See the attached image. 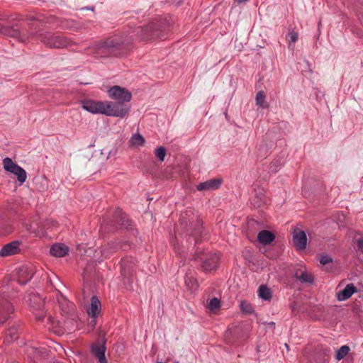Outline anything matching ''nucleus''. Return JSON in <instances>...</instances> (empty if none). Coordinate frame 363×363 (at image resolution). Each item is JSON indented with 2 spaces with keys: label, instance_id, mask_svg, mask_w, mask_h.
Segmentation results:
<instances>
[{
  "label": "nucleus",
  "instance_id": "26",
  "mask_svg": "<svg viewBox=\"0 0 363 363\" xmlns=\"http://www.w3.org/2000/svg\"><path fill=\"white\" fill-rule=\"evenodd\" d=\"M0 33L13 38H18L20 35V30L17 25L8 26L0 24Z\"/></svg>",
  "mask_w": 363,
  "mask_h": 363
},
{
  "label": "nucleus",
  "instance_id": "8",
  "mask_svg": "<svg viewBox=\"0 0 363 363\" xmlns=\"http://www.w3.org/2000/svg\"><path fill=\"white\" fill-rule=\"evenodd\" d=\"M108 96L116 101L129 102L132 99L131 93L125 88L113 86L108 90Z\"/></svg>",
  "mask_w": 363,
  "mask_h": 363
},
{
  "label": "nucleus",
  "instance_id": "17",
  "mask_svg": "<svg viewBox=\"0 0 363 363\" xmlns=\"http://www.w3.org/2000/svg\"><path fill=\"white\" fill-rule=\"evenodd\" d=\"M21 242L18 240H14L4 245L0 250V256L7 257L18 254L21 251Z\"/></svg>",
  "mask_w": 363,
  "mask_h": 363
},
{
  "label": "nucleus",
  "instance_id": "35",
  "mask_svg": "<svg viewBox=\"0 0 363 363\" xmlns=\"http://www.w3.org/2000/svg\"><path fill=\"white\" fill-rule=\"evenodd\" d=\"M350 347L347 345H343L340 347L337 351L335 354V358L337 360L342 359L349 352Z\"/></svg>",
  "mask_w": 363,
  "mask_h": 363
},
{
  "label": "nucleus",
  "instance_id": "32",
  "mask_svg": "<svg viewBox=\"0 0 363 363\" xmlns=\"http://www.w3.org/2000/svg\"><path fill=\"white\" fill-rule=\"evenodd\" d=\"M266 96L263 91H259L256 94V104L262 108H267L269 107V104L265 100Z\"/></svg>",
  "mask_w": 363,
  "mask_h": 363
},
{
  "label": "nucleus",
  "instance_id": "44",
  "mask_svg": "<svg viewBox=\"0 0 363 363\" xmlns=\"http://www.w3.org/2000/svg\"><path fill=\"white\" fill-rule=\"evenodd\" d=\"M45 318V315H40L36 316V319L38 321H42Z\"/></svg>",
  "mask_w": 363,
  "mask_h": 363
},
{
  "label": "nucleus",
  "instance_id": "7",
  "mask_svg": "<svg viewBox=\"0 0 363 363\" xmlns=\"http://www.w3.org/2000/svg\"><path fill=\"white\" fill-rule=\"evenodd\" d=\"M60 307L62 311V315H69V318L65 322V324L73 323L76 322L77 316L74 313V305L71 301L66 299L63 296L61 295V298H58Z\"/></svg>",
  "mask_w": 363,
  "mask_h": 363
},
{
  "label": "nucleus",
  "instance_id": "49",
  "mask_svg": "<svg viewBox=\"0 0 363 363\" xmlns=\"http://www.w3.org/2000/svg\"><path fill=\"white\" fill-rule=\"evenodd\" d=\"M65 22L66 23V26H65V27H66L67 28H71V27L68 26L69 21H65Z\"/></svg>",
  "mask_w": 363,
  "mask_h": 363
},
{
  "label": "nucleus",
  "instance_id": "47",
  "mask_svg": "<svg viewBox=\"0 0 363 363\" xmlns=\"http://www.w3.org/2000/svg\"><path fill=\"white\" fill-rule=\"evenodd\" d=\"M274 165V162H272V163L271 164V165H270V169H271V171H276V170H277V169H276V168L273 169Z\"/></svg>",
  "mask_w": 363,
  "mask_h": 363
},
{
  "label": "nucleus",
  "instance_id": "29",
  "mask_svg": "<svg viewBox=\"0 0 363 363\" xmlns=\"http://www.w3.org/2000/svg\"><path fill=\"white\" fill-rule=\"evenodd\" d=\"M294 277L297 280L303 284H313L314 281L313 276L306 270L301 272V274H298V272H296Z\"/></svg>",
  "mask_w": 363,
  "mask_h": 363
},
{
  "label": "nucleus",
  "instance_id": "43",
  "mask_svg": "<svg viewBox=\"0 0 363 363\" xmlns=\"http://www.w3.org/2000/svg\"><path fill=\"white\" fill-rule=\"evenodd\" d=\"M8 18H9L8 16L3 14V13H0V21H6V20H8Z\"/></svg>",
  "mask_w": 363,
  "mask_h": 363
},
{
  "label": "nucleus",
  "instance_id": "23",
  "mask_svg": "<svg viewBox=\"0 0 363 363\" xmlns=\"http://www.w3.org/2000/svg\"><path fill=\"white\" fill-rule=\"evenodd\" d=\"M101 313V302L96 296L91 298L90 308L88 310V314L93 318H96Z\"/></svg>",
  "mask_w": 363,
  "mask_h": 363
},
{
  "label": "nucleus",
  "instance_id": "37",
  "mask_svg": "<svg viewBox=\"0 0 363 363\" xmlns=\"http://www.w3.org/2000/svg\"><path fill=\"white\" fill-rule=\"evenodd\" d=\"M220 307V301L217 298H213L211 299L209 304H208V308L212 312H216L217 310H218Z\"/></svg>",
  "mask_w": 363,
  "mask_h": 363
},
{
  "label": "nucleus",
  "instance_id": "27",
  "mask_svg": "<svg viewBox=\"0 0 363 363\" xmlns=\"http://www.w3.org/2000/svg\"><path fill=\"white\" fill-rule=\"evenodd\" d=\"M3 168L6 172H9L11 174H13L16 171H19L18 169L21 166L18 165L16 162H14L11 158L5 157L2 162Z\"/></svg>",
  "mask_w": 363,
  "mask_h": 363
},
{
  "label": "nucleus",
  "instance_id": "1",
  "mask_svg": "<svg viewBox=\"0 0 363 363\" xmlns=\"http://www.w3.org/2000/svg\"><path fill=\"white\" fill-rule=\"evenodd\" d=\"M171 24L168 20L160 17L145 26H138L133 33L143 40L162 38L170 30Z\"/></svg>",
  "mask_w": 363,
  "mask_h": 363
},
{
  "label": "nucleus",
  "instance_id": "51",
  "mask_svg": "<svg viewBox=\"0 0 363 363\" xmlns=\"http://www.w3.org/2000/svg\"><path fill=\"white\" fill-rule=\"evenodd\" d=\"M74 330V327H72L71 328L69 329V330Z\"/></svg>",
  "mask_w": 363,
  "mask_h": 363
},
{
  "label": "nucleus",
  "instance_id": "9",
  "mask_svg": "<svg viewBox=\"0 0 363 363\" xmlns=\"http://www.w3.org/2000/svg\"><path fill=\"white\" fill-rule=\"evenodd\" d=\"M14 311L13 306L8 300L4 292L0 291V323H4Z\"/></svg>",
  "mask_w": 363,
  "mask_h": 363
},
{
  "label": "nucleus",
  "instance_id": "33",
  "mask_svg": "<svg viewBox=\"0 0 363 363\" xmlns=\"http://www.w3.org/2000/svg\"><path fill=\"white\" fill-rule=\"evenodd\" d=\"M18 170L19 171L15 172L13 174L16 176L18 184H19V186H21L26 181L27 173H26V170L21 167L18 169Z\"/></svg>",
  "mask_w": 363,
  "mask_h": 363
},
{
  "label": "nucleus",
  "instance_id": "34",
  "mask_svg": "<svg viewBox=\"0 0 363 363\" xmlns=\"http://www.w3.org/2000/svg\"><path fill=\"white\" fill-rule=\"evenodd\" d=\"M144 138L139 133L134 134L130 140V143L133 146H142L145 144Z\"/></svg>",
  "mask_w": 363,
  "mask_h": 363
},
{
  "label": "nucleus",
  "instance_id": "53",
  "mask_svg": "<svg viewBox=\"0 0 363 363\" xmlns=\"http://www.w3.org/2000/svg\"><path fill=\"white\" fill-rule=\"evenodd\" d=\"M184 219V216L182 217L181 220H183Z\"/></svg>",
  "mask_w": 363,
  "mask_h": 363
},
{
  "label": "nucleus",
  "instance_id": "14",
  "mask_svg": "<svg viewBox=\"0 0 363 363\" xmlns=\"http://www.w3.org/2000/svg\"><path fill=\"white\" fill-rule=\"evenodd\" d=\"M132 221L128 218L127 215L121 211H117L111 220V225L115 229L119 228H128L131 225Z\"/></svg>",
  "mask_w": 363,
  "mask_h": 363
},
{
  "label": "nucleus",
  "instance_id": "31",
  "mask_svg": "<svg viewBox=\"0 0 363 363\" xmlns=\"http://www.w3.org/2000/svg\"><path fill=\"white\" fill-rule=\"evenodd\" d=\"M258 295L262 299L269 301L272 298L271 289L265 285H262L259 287Z\"/></svg>",
  "mask_w": 363,
  "mask_h": 363
},
{
  "label": "nucleus",
  "instance_id": "12",
  "mask_svg": "<svg viewBox=\"0 0 363 363\" xmlns=\"http://www.w3.org/2000/svg\"><path fill=\"white\" fill-rule=\"evenodd\" d=\"M35 272V267L30 264L20 267L17 270L18 282L25 285L33 278Z\"/></svg>",
  "mask_w": 363,
  "mask_h": 363
},
{
  "label": "nucleus",
  "instance_id": "15",
  "mask_svg": "<svg viewBox=\"0 0 363 363\" xmlns=\"http://www.w3.org/2000/svg\"><path fill=\"white\" fill-rule=\"evenodd\" d=\"M106 102L87 100L82 101V108L91 113H101L104 115Z\"/></svg>",
  "mask_w": 363,
  "mask_h": 363
},
{
  "label": "nucleus",
  "instance_id": "10",
  "mask_svg": "<svg viewBox=\"0 0 363 363\" xmlns=\"http://www.w3.org/2000/svg\"><path fill=\"white\" fill-rule=\"evenodd\" d=\"M121 273L124 278L130 279L136 272V259L131 257H126L121 259L120 263Z\"/></svg>",
  "mask_w": 363,
  "mask_h": 363
},
{
  "label": "nucleus",
  "instance_id": "25",
  "mask_svg": "<svg viewBox=\"0 0 363 363\" xmlns=\"http://www.w3.org/2000/svg\"><path fill=\"white\" fill-rule=\"evenodd\" d=\"M275 239V235L269 230H261L257 235V240L259 243L267 245L272 242Z\"/></svg>",
  "mask_w": 363,
  "mask_h": 363
},
{
  "label": "nucleus",
  "instance_id": "40",
  "mask_svg": "<svg viewBox=\"0 0 363 363\" xmlns=\"http://www.w3.org/2000/svg\"><path fill=\"white\" fill-rule=\"evenodd\" d=\"M319 262L323 265H326L330 263H333V258L328 255H321L320 257Z\"/></svg>",
  "mask_w": 363,
  "mask_h": 363
},
{
  "label": "nucleus",
  "instance_id": "38",
  "mask_svg": "<svg viewBox=\"0 0 363 363\" xmlns=\"http://www.w3.org/2000/svg\"><path fill=\"white\" fill-rule=\"evenodd\" d=\"M240 308L242 311L247 314H252L254 311L252 305L245 301H241Z\"/></svg>",
  "mask_w": 363,
  "mask_h": 363
},
{
  "label": "nucleus",
  "instance_id": "36",
  "mask_svg": "<svg viewBox=\"0 0 363 363\" xmlns=\"http://www.w3.org/2000/svg\"><path fill=\"white\" fill-rule=\"evenodd\" d=\"M154 154L155 157L159 160V161L163 162L164 160L167 151L165 147L160 146L155 150Z\"/></svg>",
  "mask_w": 363,
  "mask_h": 363
},
{
  "label": "nucleus",
  "instance_id": "16",
  "mask_svg": "<svg viewBox=\"0 0 363 363\" xmlns=\"http://www.w3.org/2000/svg\"><path fill=\"white\" fill-rule=\"evenodd\" d=\"M293 243L297 250H305L307 245L306 233L299 228H295L293 232Z\"/></svg>",
  "mask_w": 363,
  "mask_h": 363
},
{
  "label": "nucleus",
  "instance_id": "57",
  "mask_svg": "<svg viewBox=\"0 0 363 363\" xmlns=\"http://www.w3.org/2000/svg\"><path fill=\"white\" fill-rule=\"evenodd\" d=\"M174 363H179V362H174Z\"/></svg>",
  "mask_w": 363,
  "mask_h": 363
},
{
  "label": "nucleus",
  "instance_id": "4",
  "mask_svg": "<svg viewBox=\"0 0 363 363\" xmlns=\"http://www.w3.org/2000/svg\"><path fill=\"white\" fill-rule=\"evenodd\" d=\"M127 102L115 101L111 103H106L105 106L104 115L108 116H114L119 118H124L128 115L130 107Z\"/></svg>",
  "mask_w": 363,
  "mask_h": 363
},
{
  "label": "nucleus",
  "instance_id": "56",
  "mask_svg": "<svg viewBox=\"0 0 363 363\" xmlns=\"http://www.w3.org/2000/svg\"><path fill=\"white\" fill-rule=\"evenodd\" d=\"M311 363H313V362L311 360Z\"/></svg>",
  "mask_w": 363,
  "mask_h": 363
},
{
  "label": "nucleus",
  "instance_id": "13",
  "mask_svg": "<svg viewBox=\"0 0 363 363\" xmlns=\"http://www.w3.org/2000/svg\"><path fill=\"white\" fill-rule=\"evenodd\" d=\"M27 303L35 311H41L44 307V299L34 291H28L25 296Z\"/></svg>",
  "mask_w": 363,
  "mask_h": 363
},
{
  "label": "nucleus",
  "instance_id": "11",
  "mask_svg": "<svg viewBox=\"0 0 363 363\" xmlns=\"http://www.w3.org/2000/svg\"><path fill=\"white\" fill-rule=\"evenodd\" d=\"M129 245L125 242H108L101 247V253L105 258H108L119 250H127Z\"/></svg>",
  "mask_w": 363,
  "mask_h": 363
},
{
  "label": "nucleus",
  "instance_id": "24",
  "mask_svg": "<svg viewBox=\"0 0 363 363\" xmlns=\"http://www.w3.org/2000/svg\"><path fill=\"white\" fill-rule=\"evenodd\" d=\"M251 203L255 208H259L265 203V196L262 189L254 190V196L251 199Z\"/></svg>",
  "mask_w": 363,
  "mask_h": 363
},
{
  "label": "nucleus",
  "instance_id": "3",
  "mask_svg": "<svg viewBox=\"0 0 363 363\" xmlns=\"http://www.w3.org/2000/svg\"><path fill=\"white\" fill-rule=\"evenodd\" d=\"M40 41L49 48L62 49L74 44L66 36L60 33L45 32L40 35Z\"/></svg>",
  "mask_w": 363,
  "mask_h": 363
},
{
  "label": "nucleus",
  "instance_id": "22",
  "mask_svg": "<svg viewBox=\"0 0 363 363\" xmlns=\"http://www.w3.org/2000/svg\"><path fill=\"white\" fill-rule=\"evenodd\" d=\"M356 292H357V287L353 284H348L343 290L337 293V298L340 301H345Z\"/></svg>",
  "mask_w": 363,
  "mask_h": 363
},
{
  "label": "nucleus",
  "instance_id": "46",
  "mask_svg": "<svg viewBox=\"0 0 363 363\" xmlns=\"http://www.w3.org/2000/svg\"><path fill=\"white\" fill-rule=\"evenodd\" d=\"M235 1L238 4H244L248 1V0H235Z\"/></svg>",
  "mask_w": 363,
  "mask_h": 363
},
{
  "label": "nucleus",
  "instance_id": "2",
  "mask_svg": "<svg viewBox=\"0 0 363 363\" xmlns=\"http://www.w3.org/2000/svg\"><path fill=\"white\" fill-rule=\"evenodd\" d=\"M130 43V37L114 35L103 42L99 46V49L103 53H107L113 56H120L126 52Z\"/></svg>",
  "mask_w": 363,
  "mask_h": 363
},
{
  "label": "nucleus",
  "instance_id": "42",
  "mask_svg": "<svg viewBox=\"0 0 363 363\" xmlns=\"http://www.w3.org/2000/svg\"><path fill=\"white\" fill-rule=\"evenodd\" d=\"M357 248L363 252V238H359L357 242Z\"/></svg>",
  "mask_w": 363,
  "mask_h": 363
},
{
  "label": "nucleus",
  "instance_id": "54",
  "mask_svg": "<svg viewBox=\"0 0 363 363\" xmlns=\"http://www.w3.org/2000/svg\"><path fill=\"white\" fill-rule=\"evenodd\" d=\"M260 148H265V146H261Z\"/></svg>",
  "mask_w": 363,
  "mask_h": 363
},
{
  "label": "nucleus",
  "instance_id": "28",
  "mask_svg": "<svg viewBox=\"0 0 363 363\" xmlns=\"http://www.w3.org/2000/svg\"><path fill=\"white\" fill-rule=\"evenodd\" d=\"M18 338V328L13 325L10 326L6 332L5 342L11 343Z\"/></svg>",
  "mask_w": 363,
  "mask_h": 363
},
{
  "label": "nucleus",
  "instance_id": "21",
  "mask_svg": "<svg viewBox=\"0 0 363 363\" xmlns=\"http://www.w3.org/2000/svg\"><path fill=\"white\" fill-rule=\"evenodd\" d=\"M68 252L69 247L64 243L53 244L50 249V255L56 257H65Z\"/></svg>",
  "mask_w": 363,
  "mask_h": 363
},
{
  "label": "nucleus",
  "instance_id": "5",
  "mask_svg": "<svg viewBox=\"0 0 363 363\" xmlns=\"http://www.w3.org/2000/svg\"><path fill=\"white\" fill-rule=\"evenodd\" d=\"M23 20L26 21L28 22V24L31 30H35L40 28V26H44L46 23L53 26L56 25L57 26H60L59 19L57 17L52 16H50L48 17L42 15H39L38 16H27Z\"/></svg>",
  "mask_w": 363,
  "mask_h": 363
},
{
  "label": "nucleus",
  "instance_id": "20",
  "mask_svg": "<svg viewBox=\"0 0 363 363\" xmlns=\"http://www.w3.org/2000/svg\"><path fill=\"white\" fill-rule=\"evenodd\" d=\"M105 352V342H104L102 344L96 343L91 346V352L98 358L99 363H107Z\"/></svg>",
  "mask_w": 363,
  "mask_h": 363
},
{
  "label": "nucleus",
  "instance_id": "55",
  "mask_svg": "<svg viewBox=\"0 0 363 363\" xmlns=\"http://www.w3.org/2000/svg\"><path fill=\"white\" fill-rule=\"evenodd\" d=\"M157 363H163L162 362H157Z\"/></svg>",
  "mask_w": 363,
  "mask_h": 363
},
{
  "label": "nucleus",
  "instance_id": "39",
  "mask_svg": "<svg viewBox=\"0 0 363 363\" xmlns=\"http://www.w3.org/2000/svg\"><path fill=\"white\" fill-rule=\"evenodd\" d=\"M318 359L319 361L318 363H326V362L328 361L329 359V355L328 354H326V353H321V352H318L316 355H315V361L316 362H318Z\"/></svg>",
  "mask_w": 363,
  "mask_h": 363
},
{
  "label": "nucleus",
  "instance_id": "41",
  "mask_svg": "<svg viewBox=\"0 0 363 363\" xmlns=\"http://www.w3.org/2000/svg\"><path fill=\"white\" fill-rule=\"evenodd\" d=\"M288 40L289 41V47L291 46V42L295 43L298 39V33L295 31H291L288 34Z\"/></svg>",
  "mask_w": 363,
  "mask_h": 363
},
{
  "label": "nucleus",
  "instance_id": "30",
  "mask_svg": "<svg viewBox=\"0 0 363 363\" xmlns=\"http://www.w3.org/2000/svg\"><path fill=\"white\" fill-rule=\"evenodd\" d=\"M185 284L187 289L194 291L198 288V281L191 274V273L187 272L185 276Z\"/></svg>",
  "mask_w": 363,
  "mask_h": 363
},
{
  "label": "nucleus",
  "instance_id": "45",
  "mask_svg": "<svg viewBox=\"0 0 363 363\" xmlns=\"http://www.w3.org/2000/svg\"><path fill=\"white\" fill-rule=\"evenodd\" d=\"M269 327H270L272 330L275 328V323L270 322L268 323Z\"/></svg>",
  "mask_w": 363,
  "mask_h": 363
},
{
  "label": "nucleus",
  "instance_id": "19",
  "mask_svg": "<svg viewBox=\"0 0 363 363\" xmlns=\"http://www.w3.org/2000/svg\"><path fill=\"white\" fill-rule=\"evenodd\" d=\"M221 183V179H211L199 184L197 189L200 191L215 190L220 187Z\"/></svg>",
  "mask_w": 363,
  "mask_h": 363
},
{
  "label": "nucleus",
  "instance_id": "6",
  "mask_svg": "<svg viewBox=\"0 0 363 363\" xmlns=\"http://www.w3.org/2000/svg\"><path fill=\"white\" fill-rule=\"evenodd\" d=\"M195 260L201 259L202 262L201 268L205 272H211L218 267L219 257L216 253H201L199 256L198 252L194 255Z\"/></svg>",
  "mask_w": 363,
  "mask_h": 363
},
{
  "label": "nucleus",
  "instance_id": "52",
  "mask_svg": "<svg viewBox=\"0 0 363 363\" xmlns=\"http://www.w3.org/2000/svg\"><path fill=\"white\" fill-rule=\"evenodd\" d=\"M285 346H286V347H287V349H289V346L287 344H285Z\"/></svg>",
  "mask_w": 363,
  "mask_h": 363
},
{
  "label": "nucleus",
  "instance_id": "50",
  "mask_svg": "<svg viewBox=\"0 0 363 363\" xmlns=\"http://www.w3.org/2000/svg\"><path fill=\"white\" fill-rule=\"evenodd\" d=\"M87 9L91 10V11H94V7H89V8H87Z\"/></svg>",
  "mask_w": 363,
  "mask_h": 363
},
{
  "label": "nucleus",
  "instance_id": "48",
  "mask_svg": "<svg viewBox=\"0 0 363 363\" xmlns=\"http://www.w3.org/2000/svg\"><path fill=\"white\" fill-rule=\"evenodd\" d=\"M91 324L94 326L96 324V318H94L91 321Z\"/></svg>",
  "mask_w": 363,
  "mask_h": 363
},
{
  "label": "nucleus",
  "instance_id": "18",
  "mask_svg": "<svg viewBox=\"0 0 363 363\" xmlns=\"http://www.w3.org/2000/svg\"><path fill=\"white\" fill-rule=\"evenodd\" d=\"M202 228V222L199 219H196L195 222H191L187 225L186 234L193 237L194 244L198 242V237L201 235Z\"/></svg>",
  "mask_w": 363,
  "mask_h": 363
}]
</instances>
